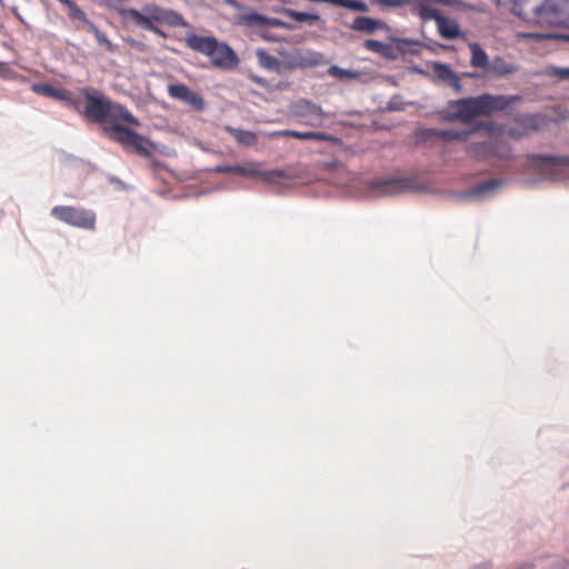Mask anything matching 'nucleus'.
<instances>
[{"label":"nucleus","instance_id":"obj_1","mask_svg":"<svg viewBox=\"0 0 569 569\" xmlns=\"http://www.w3.org/2000/svg\"><path fill=\"white\" fill-rule=\"evenodd\" d=\"M519 99L518 96L507 97L485 93L478 97L449 101L448 108L439 110L437 114L443 121L452 122L459 120L461 122H470L476 117L502 111Z\"/></svg>","mask_w":569,"mask_h":569},{"label":"nucleus","instance_id":"obj_2","mask_svg":"<svg viewBox=\"0 0 569 569\" xmlns=\"http://www.w3.org/2000/svg\"><path fill=\"white\" fill-rule=\"evenodd\" d=\"M86 99L84 117L93 123H120L124 121L133 127H140L141 123L126 107L113 102L99 90L92 87H84L81 90Z\"/></svg>","mask_w":569,"mask_h":569},{"label":"nucleus","instance_id":"obj_3","mask_svg":"<svg viewBox=\"0 0 569 569\" xmlns=\"http://www.w3.org/2000/svg\"><path fill=\"white\" fill-rule=\"evenodd\" d=\"M186 43L191 50L208 57L219 69L230 70L239 63L232 48L224 42H219L214 37L190 34L186 38Z\"/></svg>","mask_w":569,"mask_h":569},{"label":"nucleus","instance_id":"obj_4","mask_svg":"<svg viewBox=\"0 0 569 569\" xmlns=\"http://www.w3.org/2000/svg\"><path fill=\"white\" fill-rule=\"evenodd\" d=\"M121 14L123 18L132 20L137 26L146 30H149L152 23H164L170 27L186 26V21L179 13L157 4L144 6L142 12L134 8L123 9Z\"/></svg>","mask_w":569,"mask_h":569},{"label":"nucleus","instance_id":"obj_5","mask_svg":"<svg viewBox=\"0 0 569 569\" xmlns=\"http://www.w3.org/2000/svg\"><path fill=\"white\" fill-rule=\"evenodd\" d=\"M106 131L109 138L119 143L124 150L132 151L143 158H150L152 150L156 148L151 140L129 129L121 122L107 127Z\"/></svg>","mask_w":569,"mask_h":569},{"label":"nucleus","instance_id":"obj_6","mask_svg":"<svg viewBox=\"0 0 569 569\" xmlns=\"http://www.w3.org/2000/svg\"><path fill=\"white\" fill-rule=\"evenodd\" d=\"M530 167L546 180L558 181L565 177V170L569 168L567 156H529Z\"/></svg>","mask_w":569,"mask_h":569},{"label":"nucleus","instance_id":"obj_7","mask_svg":"<svg viewBox=\"0 0 569 569\" xmlns=\"http://www.w3.org/2000/svg\"><path fill=\"white\" fill-rule=\"evenodd\" d=\"M51 216L76 228L93 230L96 227V213L84 208L56 206L51 209Z\"/></svg>","mask_w":569,"mask_h":569},{"label":"nucleus","instance_id":"obj_8","mask_svg":"<svg viewBox=\"0 0 569 569\" xmlns=\"http://www.w3.org/2000/svg\"><path fill=\"white\" fill-rule=\"evenodd\" d=\"M293 114L299 122L310 127H320L325 120L322 109L308 100H300L293 107Z\"/></svg>","mask_w":569,"mask_h":569},{"label":"nucleus","instance_id":"obj_9","mask_svg":"<svg viewBox=\"0 0 569 569\" xmlns=\"http://www.w3.org/2000/svg\"><path fill=\"white\" fill-rule=\"evenodd\" d=\"M168 94L172 99L180 100L190 106L196 111H202L204 109V100L197 92L189 89L186 84L174 83L168 86Z\"/></svg>","mask_w":569,"mask_h":569},{"label":"nucleus","instance_id":"obj_10","mask_svg":"<svg viewBox=\"0 0 569 569\" xmlns=\"http://www.w3.org/2000/svg\"><path fill=\"white\" fill-rule=\"evenodd\" d=\"M472 130H440L435 128H428V129H421L418 132V138L420 140H430L432 138H439L443 141L451 142V141H466Z\"/></svg>","mask_w":569,"mask_h":569},{"label":"nucleus","instance_id":"obj_11","mask_svg":"<svg viewBox=\"0 0 569 569\" xmlns=\"http://www.w3.org/2000/svg\"><path fill=\"white\" fill-rule=\"evenodd\" d=\"M410 187L411 183L408 179H386L370 182V189L379 196L399 194L408 191Z\"/></svg>","mask_w":569,"mask_h":569},{"label":"nucleus","instance_id":"obj_12","mask_svg":"<svg viewBox=\"0 0 569 569\" xmlns=\"http://www.w3.org/2000/svg\"><path fill=\"white\" fill-rule=\"evenodd\" d=\"M270 138H278V137H291L299 140H318V141H330L331 137L325 132H315V131H308V132H300L296 130H279L273 131L269 133Z\"/></svg>","mask_w":569,"mask_h":569},{"label":"nucleus","instance_id":"obj_13","mask_svg":"<svg viewBox=\"0 0 569 569\" xmlns=\"http://www.w3.org/2000/svg\"><path fill=\"white\" fill-rule=\"evenodd\" d=\"M236 23L243 27H266L269 24H278L276 20H271L268 17L258 12H244L236 17Z\"/></svg>","mask_w":569,"mask_h":569},{"label":"nucleus","instance_id":"obj_14","mask_svg":"<svg viewBox=\"0 0 569 569\" xmlns=\"http://www.w3.org/2000/svg\"><path fill=\"white\" fill-rule=\"evenodd\" d=\"M435 77L448 86L452 87L456 91L461 90V82L459 77L451 70V68L445 63H435L433 66Z\"/></svg>","mask_w":569,"mask_h":569},{"label":"nucleus","instance_id":"obj_15","mask_svg":"<svg viewBox=\"0 0 569 569\" xmlns=\"http://www.w3.org/2000/svg\"><path fill=\"white\" fill-rule=\"evenodd\" d=\"M436 23L438 32L443 39L453 40L462 37L460 27L455 19L441 14Z\"/></svg>","mask_w":569,"mask_h":569},{"label":"nucleus","instance_id":"obj_16","mask_svg":"<svg viewBox=\"0 0 569 569\" xmlns=\"http://www.w3.org/2000/svg\"><path fill=\"white\" fill-rule=\"evenodd\" d=\"M409 4L412 6L413 12H416L421 20H433L435 22L441 17L438 9L428 4L426 0H410Z\"/></svg>","mask_w":569,"mask_h":569},{"label":"nucleus","instance_id":"obj_17","mask_svg":"<svg viewBox=\"0 0 569 569\" xmlns=\"http://www.w3.org/2000/svg\"><path fill=\"white\" fill-rule=\"evenodd\" d=\"M471 51L470 63L475 68H481L488 70L490 61L486 51L480 47L479 43L469 44Z\"/></svg>","mask_w":569,"mask_h":569},{"label":"nucleus","instance_id":"obj_18","mask_svg":"<svg viewBox=\"0 0 569 569\" xmlns=\"http://www.w3.org/2000/svg\"><path fill=\"white\" fill-rule=\"evenodd\" d=\"M517 70L518 68L515 64L507 62L502 57L493 58L488 68V71L498 77L511 74Z\"/></svg>","mask_w":569,"mask_h":569},{"label":"nucleus","instance_id":"obj_19","mask_svg":"<svg viewBox=\"0 0 569 569\" xmlns=\"http://www.w3.org/2000/svg\"><path fill=\"white\" fill-rule=\"evenodd\" d=\"M351 28L356 31L372 33L379 28V22L372 18L360 16L353 20Z\"/></svg>","mask_w":569,"mask_h":569},{"label":"nucleus","instance_id":"obj_20","mask_svg":"<svg viewBox=\"0 0 569 569\" xmlns=\"http://www.w3.org/2000/svg\"><path fill=\"white\" fill-rule=\"evenodd\" d=\"M502 183V180L500 179H489L483 182L478 183L473 188H471L467 194L469 197H480L483 196L493 189L498 188Z\"/></svg>","mask_w":569,"mask_h":569},{"label":"nucleus","instance_id":"obj_21","mask_svg":"<svg viewBox=\"0 0 569 569\" xmlns=\"http://www.w3.org/2000/svg\"><path fill=\"white\" fill-rule=\"evenodd\" d=\"M256 57L258 59V62L260 67L267 69V70H277L279 68L280 61L274 56L269 54L263 49H257L256 50Z\"/></svg>","mask_w":569,"mask_h":569},{"label":"nucleus","instance_id":"obj_22","mask_svg":"<svg viewBox=\"0 0 569 569\" xmlns=\"http://www.w3.org/2000/svg\"><path fill=\"white\" fill-rule=\"evenodd\" d=\"M229 132L241 144L253 146L257 142L256 133L247 130L229 128Z\"/></svg>","mask_w":569,"mask_h":569},{"label":"nucleus","instance_id":"obj_23","mask_svg":"<svg viewBox=\"0 0 569 569\" xmlns=\"http://www.w3.org/2000/svg\"><path fill=\"white\" fill-rule=\"evenodd\" d=\"M519 122L527 129L531 131H538L543 123V118L539 114H525L520 118Z\"/></svg>","mask_w":569,"mask_h":569},{"label":"nucleus","instance_id":"obj_24","mask_svg":"<svg viewBox=\"0 0 569 569\" xmlns=\"http://www.w3.org/2000/svg\"><path fill=\"white\" fill-rule=\"evenodd\" d=\"M287 16L298 22H306L309 24H313L319 20V16L315 13H308V12H299L295 10H288Z\"/></svg>","mask_w":569,"mask_h":569},{"label":"nucleus","instance_id":"obj_25","mask_svg":"<svg viewBox=\"0 0 569 569\" xmlns=\"http://www.w3.org/2000/svg\"><path fill=\"white\" fill-rule=\"evenodd\" d=\"M365 48L369 51L380 53L382 56H388L391 47L387 43H383L379 40L368 39L363 43Z\"/></svg>","mask_w":569,"mask_h":569},{"label":"nucleus","instance_id":"obj_26","mask_svg":"<svg viewBox=\"0 0 569 569\" xmlns=\"http://www.w3.org/2000/svg\"><path fill=\"white\" fill-rule=\"evenodd\" d=\"M89 29L90 31L93 33V36L96 37L97 41L104 46L107 48L108 51L112 52L113 51V47H112V43L111 41L108 39V37L106 36V33L101 32L99 30V28L93 23H89Z\"/></svg>","mask_w":569,"mask_h":569},{"label":"nucleus","instance_id":"obj_27","mask_svg":"<svg viewBox=\"0 0 569 569\" xmlns=\"http://www.w3.org/2000/svg\"><path fill=\"white\" fill-rule=\"evenodd\" d=\"M50 98H53V99L59 100V101H64L69 106H74L76 104V101L72 99L70 91H68L66 89L53 88Z\"/></svg>","mask_w":569,"mask_h":569},{"label":"nucleus","instance_id":"obj_28","mask_svg":"<svg viewBox=\"0 0 569 569\" xmlns=\"http://www.w3.org/2000/svg\"><path fill=\"white\" fill-rule=\"evenodd\" d=\"M329 74L339 79L353 78L356 74L351 70L342 69L338 66H331L328 70Z\"/></svg>","mask_w":569,"mask_h":569},{"label":"nucleus","instance_id":"obj_29","mask_svg":"<svg viewBox=\"0 0 569 569\" xmlns=\"http://www.w3.org/2000/svg\"><path fill=\"white\" fill-rule=\"evenodd\" d=\"M53 88H54L53 86L48 84V83H33L31 86V90L34 93H37L39 96L48 97V98L51 97Z\"/></svg>","mask_w":569,"mask_h":569},{"label":"nucleus","instance_id":"obj_30","mask_svg":"<svg viewBox=\"0 0 569 569\" xmlns=\"http://www.w3.org/2000/svg\"><path fill=\"white\" fill-rule=\"evenodd\" d=\"M410 0H378V2L382 6L390 7V8H398L402 7L405 4H409Z\"/></svg>","mask_w":569,"mask_h":569},{"label":"nucleus","instance_id":"obj_31","mask_svg":"<svg viewBox=\"0 0 569 569\" xmlns=\"http://www.w3.org/2000/svg\"><path fill=\"white\" fill-rule=\"evenodd\" d=\"M218 172H223V173H231V172H236V173H243V169L239 166H234V167H220L217 169Z\"/></svg>","mask_w":569,"mask_h":569},{"label":"nucleus","instance_id":"obj_32","mask_svg":"<svg viewBox=\"0 0 569 569\" xmlns=\"http://www.w3.org/2000/svg\"><path fill=\"white\" fill-rule=\"evenodd\" d=\"M471 149H472V150H475V151H480V150H482V151H485V152H492V151H493V149H492L491 144H490V143H487V142H482V143H479V144H473V146L471 147Z\"/></svg>","mask_w":569,"mask_h":569},{"label":"nucleus","instance_id":"obj_33","mask_svg":"<svg viewBox=\"0 0 569 569\" xmlns=\"http://www.w3.org/2000/svg\"><path fill=\"white\" fill-rule=\"evenodd\" d=\"M553 74L559 79H569V67L568 68H558L555 70Z\"/></svg>","mask_w":569,"mask_h":569},{"label":"nucleus","instance_id":"obj_34","mask_svg":"<svg viewBox=\"0 0 569 569\" xmlns=\"http://www.w3.org/2000/svg\"><path fill=\"white\" fill-rule=\"evenodd\" d=\"M127 42H128L131 47L137 48V49H138V50H140V51H146V50H147V46H146L144 43H142V42H140V41H137V40H134V39L129 38V39H127Z\"/></svg>","mask_w":569,"mask_h":569},{"label":"nucleus","instance_id":"obj_35","mask_svg":"<svg viewBox=\"0 0 569 569\" xmlns=\"http://www.w3.org/2000/svg\"><path fill=\"white\" fill-rule=\"evenodd\" d=\"M149 31L160 36L161 38H167V34L156 26V23H152L151 24V28L149 29Z\"/></svg>","mask_w":569,"mask_h":569},{"label":"nucleus","instance_id":"obj_36","mask_svg":"<svg viewBox=\"0 0 569 569\" xmlns=\"http://www.w3.org/2000/svg\"><path fill=\"white\" fill-rule=\"evenodd\" d=\"M264 176H266L264 179L270 180L272 177L282 176V172L278 171V170H273V171H269V172L264 173Z\"/></svg>","mask_w":569,"mask_h":569},{"label":"nucleus","instance_id":"obj_37","mask_svg":"<svg viewBox=\"0 0 569 569\" xmlns=\"http://www.w3.org/2000/svg\"><path fill=\"white\" fill-rule=\"evenodd\" d=\"M226 3L236 9L242 8V6L237 0H226Z\"/></svg>","mask_w":569,"mask_h":569},{"label":"nucleus","instance_id":"obj_38","mask_svg":"<svg viewBox=\"0 0 569 569\" xmlns=\"http://www.w3.org/2000/svg\"><path fill=\"white\" fill-rule=\"evenodd\" d=\"M525 38H529V39H538L540 38V36L538 33H526L523 34Z\"/></svg>","mask_w":569,"mask_h":569},{"label":"nucleus","instance_id":"obj_39","mask_svg":"<svg viewBox=\"0 0 569 569\" xmlns=\"http://www.w3.org/2000/svg\"><path fill=\"white\" fill-rule=\"evenodd\" d=\"M510 156V151L508 148H503V152L500 154L501 158H508Z\"/></svg>","mask_w":569,"mask_h":569},{"label":"nucleus","instance_id":"obj_40","mask_svg":"<svg viewBox=\"0 0 569 569\" xmlns=\"http://www.w3.org/2000/svg\"><path fill=\"white\" fill-rule=\"evenodd\" d=\"M473 569H489L487 566H477Z\"/></svg>","mask_w":569,"mask_h":569}]
</instances>
